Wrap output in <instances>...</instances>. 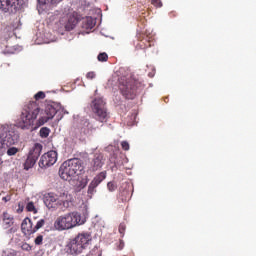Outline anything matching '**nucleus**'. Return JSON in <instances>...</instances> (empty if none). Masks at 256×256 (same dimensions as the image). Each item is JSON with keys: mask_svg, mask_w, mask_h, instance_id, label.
<instances>
[{"mask_svg": "<svg viewBox=\"0 0 256 256\" xmlns=\"http://www.w3.org/2000/svg\"><path fill=\"white\" fill-rule=\"evenodd\" d=\"M19 141V134L15 131V127L11 125L0 126V149H3L4 145H15Z\"/></svg>", "mask_w": 256, "mask_h": 256, "instance_id": "0eeeda50", "label": "nucleus"}, {"mask_svg": "<svg viewBox=\"0 0 256 256\" xmlns=\"http://www.w3.org/2000/svg\"><path fill=\"white\" fill-rule=\"evenodd\" d=\"M95 72H88L87 74H86V77L88 78V79H95Z\"/></svg>", "mask_w": 256, "mask_h": 256, "instance_id": "72a5a7b5", "label": "nucleus"}, {"mask_svg": "<svg viewBox=\"0 0 256 256\" xmlns=\"http://www.w3.org/2000/svg\"><path fill=\"white\" fill-rule=\"evenodd\" d=\"M57 163V151L51 150L43 154L39 161V167L45 169L47 167H52V165Z\"/></svg>", "mask_w": 256, "mask_h": 256, "instance_id": "9d476101", "label": "nucleus"}, {"mask_svg": "<svg viewBox=\"0 0 256 256\" xmlns=\"http://www.w3.org/2000/svg\"><path fill=\"white\" fill-rule=\"evenodd\" d=\"M152 5H154V7H163L161 0H152Z\"/></svg>", "mask_w": 256, "mask_h": 256, "instance_id": "473e14b6", "label": "nucleus"}, {"mask_svg": "<svg viewBox=\"0 0 256 256\" xmlns=\"http://www.w3.org/2000/svg\"><path fill=\"white\" fill-rule=\"evenodd\" d=\"M45 225V219H40L36 222V225L34 226V232L37 233L39 229L44 227Z\"/></svg>", "mask_w": 256, "mask_h": 256, "instance_id": "b1692460", "label": "nucleus"}, {"mask_svg": "<svg viewBox=\"0 0 256 256\" xmlns=\"http://www.w3.org/2000/svg\"><path fill=\"white\" fill-rule=\"evenodd\" d=\"M0 41V53H3V55H13V53H19V51L23 49L21 46L9 47V45H7V38L1 37Z\"/></svg>", "mask_w": 256, "mask_h": 256, "instance_id": "4468645a", "label": "nucleus"}, {"mask_svg": "<svg viewBox=\"0 0 256 256\" xmlns=\"http://www.w3.org/2000/svg\"><path fill=\"white\" fill-rule=\"evenodd\" d=\"M148 76L149 77H155V73H149Z\"/></svg>", "mask_w": 256, "mask_h": 256, "instance_id": "4c0bfd02", "label": "nucleus"}, {"mask_svg": "<svg viewBox=\"0 0 256 256\" xmlns=\"http://www.w3.org/2000/svg\"><path fill=\"white\" fill-rule=\"evenodd\" d=\"M50 133H51V129H49L48 127H42L39 131V135L42 139H47Z\"/></svg>", "mask_w": 256, "mask_h": 256, "instance_id": "412c9836", "label": "nucleus"}, {"mask_svg": "<svg viewBox=\"0 0 256 256\" xmlns=\"http://www.w3.org/2000/svg\"><path fill=\"white\" fill-rule=\"evenodd\" d=\"M34 97H45V92L39 91L38 93H36V94L34 95Z\"/></svg>", "mask_w": 256, "mask_h": 256, "instance_id": "f704fd0d", "label": "nucleus"}, {"mask_svg": "<svg viewBox=\"0 0 256 256\" xmlns=\"http://www.w3.org/2000/svg\"><path fill=\"white\" fill-rule=\"evenodd\" d=\"M119 89L121 95L128 97L129 95H138L141 91L143 84L135 78H127V76H122L118 79Z\"/></svg>", "mask_w": 256, "mask_h": 256, "instance_id": "423d86ee", "label": "nucleus"}, {"mask_svg": "<svg viewBox=\"0 0 256 256\" xmlns=\"http://www.w3.org/2000/svg\"><path fill=\"white\" fill-rule=\"evenodd\" d=\"M91 109L96 121H99L100 123H107V120L109 119V112L107 111V103L103 98H95L91 102Z\"/></svg>", "mask_w": 256, "mask_h": 256, "instance_id": "6e6552de", "label": "nucleus"}, {"mask_svg": "<svg viewBox=\"0 0 256 256\" xmlns=\"http://www.w3.org/2000/svg\"><path fill=\"white\" fill-rule=\"evenodd\" d=\"M11 198L10 197H3L2 201H5V203H7V201H9Z\"/></svg>", "mask_w": 256, "mask_h": 256, "instance_id": "e433bc0d", "label": "nucleus"}, {"mask_svg": "<svg viewBox=\"0 0 256 256\" xmlns=\"http://www.w3.org/2000/svg\"><path fill=\"white\" fill-rule=\"evenodd\" d=\"M41 151H43V145L36 143L30 149L27 159L24 163V169L26 171H29V169H32V167H35V164L37 163V160L39 157H41Z\"/></svg>", "mask_w": 256, "mask_h": 256, "instance_id": "1a4fd4ad", "label": "nucleus"}, {"mask_svg": "<svg viewBox=\"0 0 256 256\" xmlns=\"http://www.w3.org/2000/svg\"><path fill=\"white\" fill-rule=\"evenodd\" d=\"M103 167V154H95L91 162L92 171H99Z\"/></svg>", "mask_w": 256, "mask_h": 256, "instance_id": "f3484780", "label": "nucleus"}, {"mask_svg": "<svg viewBox=\"0 0 256 256\" xmlns=\"http://www.w3.org/2000/svg\"><path fill=\"white\" fill-rule=\"evenodd\" d=\"M14 223V218L11 214H9L8 212H4L3 213V225L5 227V229H9V227H11Z\"/></svg>", "mask_w": 256, "mask_h": 256, "instance_id": "6ab92c4d", "label": "nucleus"}, {"mask_svg": "<svg viewBox=\"0 0 256 256\" xmlns=\"http://www.w3.org/2000/svg\"><path fill=\"white\" fill-rule=\"evenodd\" d=\"M79 20L72 14H66L60 19V25L66 29V31H73V28L77 26Z\"/></svg>", "mask_w": 256, "mask_h": 256, "instance_id": "f8f14e48", "label": "nucleus"}, {"mask_svg": "<svg viewBox=\"0 0 256 256\" xmlns=\"http://www.w3.org/2000/svg\"><path fill=\"white\" fill-rule=\"evenodd\" d=\"M121 147L124 151H129V142L127 141H122L121 142Z\"/></svg>", "mask_w": 256, "mask_h": 256, "instance_id": "7c9ffc66", "label": "nucleus"}, {"mask_svg": "<svg viewBox=\"0 0 256 256\" xmlns=\"http://www.w3.org/2000/svg\"><path fill=\"white\" fill-rule=\"evenodd\" d=\"M101 250L98 247H94L88 254V256H101Z\"/></svg>", "mask_w": 256, "mask_h": 256, "instance_id": "a878e982", "label": "nucleus"}, {"mask_svg": "<svg viewBox=\"0 0 256 256\" xmlns=\"http://www.w3.org/2000/svg\"><path fill=\"white\" fill-rule=\"evenodd\" d=\"M118 200L121 201V203H125L126 201H129V191L123 190L120 192L118 196Z\"/></svg>", "mask_w": 256, "mask_h": 256, "instance_id": "aec40b11", "label": "nucleus"}, {"mask_svg": "<svg viewBox=\"0 0 256 256\" xmlns=\"http://www.w3.org/2000/svg\"><path fill=\"white\" fill-rule=\"evenodd\" d=\"M107 59H109V56L105 52H102L98 55V61H107Z\"/></svg>", "mask_w": 256, "mask_h": 256, "instance_id": "c85d7f7f", "label": "nucleus"}, {"mask_svg": "<svg viewBox=\"0 0 256 256\" xmlns=\"http://www.w3.org/2000/svg\"><path fill=\"white\" fill-rule=\"evenodd\" d=\"M107 189L111 193H113V191H117V182H115V181L108 182L107 183Z\"/></svg>", "mask_w": 256, "mask_h": 256, "instance_id": "5701e85b", "label": "nucleus"}, {"mask_svg": "<svg viewBox=\"0 0 256 256\" xmlns=\"http://www.w3.org/2000/svg\"><path fill=\"white\" fill-rule=\"evenodd\" d=\"M93 236L89 232H81L75 238L71 239L67 245L71 255H79L91 245Z\"/></svg>", "mask_w": 256, "mask_h": 256, "instance_id": "39448f33", "label": "nucleus"}, {"mask_svg": "<svg viewBox=\"0 0 256 256\" xmlns=\"http://www.w3.org/2000/svg\"><path fill=\"white\" fill-rule=\"evenodd\" d=\"M26 211H29L30 213L37 214V208L35 207V203L28 202L26 205Z\"/></svg>", "mask_w": 256, "mask_h": 256, "instance_id": "4be33fe9", "label": "nucleus"}, {"mask_svg": "<svg viewBox=\"0 0 256 256\" xmlns=\"http://www.w3.org/2000/svg\"><path fill=\"white\" fill-rule=\"evenodd\" d=\"M17 153H19V148H16V147H10L8 150H7V155L9 157H13V155H17Z\"/></svg>", "mask_w": 256, "mask_h": 256, "instance_id": "393cba45", "label": "nucleus"}, {"mask_svg": "<svg viewBox=\"0 0 256 256\" xmlns=\"http://www.w3.org/2000/svg\"><path fill=\"white\" fill-rule=\"evenodd\" d=\"M87 219L81 215V213L74 211L67 214L58 216L54 221V229L56 231H69L79 225H85Z\"/></svg>", "mask_w": 256, "mask_h": 256, "instance_id": "f03ea898", "label": "nucleus"}, {"mask_svg": "<svg viewBox=\"0 0 256 256\" xmlns=\"http://www.w3.org/2000/svg\"><path fill=\"white\" fill-rule=\"evenodd\" d=\"M3 153L0 152V167L3 165Z\"/></svg>", "mask_w": 256, "mask_h": 256, "instance_id": "c9c22d12", "label": "nucleus"}, {"mask_svg": "<svg viewBox=\"0 0 256 256\" xmlns=\"http://www.w3.org/2000/svg\"><path fill=\"white\" fill-rule=\"evenodd\" d=\"M124 247H125V242L120 239L119 242L116 243V249L118 251H123Z\"/></svg>", "mask_w": 256, "mask_h": 256, "instance_id": "cd10ccee", "label": "nucleus"}, {"mask_svg": "<svg viewBox=\"0 0 256 256\" xmlns=\"http://www.w3.org/2000/svg\"><path fill=\"white\" fill-rule=\"evenodd\" d=\"M61 3V0H38V11H47L51 5H57Z\"/></svg>", "mask_w": 256, "mask_h": 256, "instance_id": "dca6fc26", "label": "nucleus"}, {"mask_svg": "<svg viewBox=\"0 0 256 256\" xmlns=\"http://www.w3.org/2000/svg\"><path fill=\"white\" fill-rule=\"evenodd\" d=\"M127 229V225H125V223H121L119 225L118 231L121 235V237H125V230Z\"/></svg>", "mask_w": 256, "mask_h": 256, "instance_id": "bb28decb", "label": "nucleus"}, {"mask_svg": "<svg viewBox=\"0 0 256 256\" xmlns=\"http://www.w3.org/2000/svg\"><path fill=\"white\" fill-rule=\"evenodd\" d=\"M35 245H43V235H38L34 240Z\"/></svg>", "mask_w": 256, "mask_h": 256, "instance_id": "c756f323", "label": "nucleus"}, {"mask_svg": "<svg viewBox=\"0 0 256 256\" xmlns=\"http://www.w3.org/2000/svg\"><path fill=\"white\" fill-rule=\"evenodd\" d=\"M44 204L51 211H57L61 206L63 209H69L73 205V195L64 192L57 196V194L50 192L44 195Z\"/></svg>", "mask_w": 256, "mask_h": 256, "instance_id": "7ed1b4c3", "label": "nucleus"}, {"mask_svg": "<svg viewBox=\"0 0 256 256\" xmlns=\"http://www.w3.org/2000/svg\"><path fill=\"white\" fill-rule=\"evenodd\" d=\"M84 169L81 159L73 158L66 160L59 168V177H61L63 181H71L72 177L81 175Z\"/></svg>", "mask_w": 256, "mask_h": 256, "instance_id": "20e7f679", "label": "nucleus"}, {"mask_svg": "<svg viewBox=\"0 0 256 256\" xmlns=\"http://www.w3.org/2000/svg\"><path fill=\"white\" fill-rule=\"evenodd\" d=\"M22 233L24 235H33L35 233V226H33V220L25 218L21 224Z\"/></svg>", "mask_w": 256, "mask_h": 256, "instance_id": "2eb2a0df", "label": "nucleus"}, {"mask_svg": "<svg viewBox=\"0 0 256 256\" xmlns=\"http://www.w3.org/2000/svg\"><path fill=\"white\" fill-rule=\"evenodd\" d=\"M22 251H31L32 247L31 245L27 244V243H23L21 246Z\"/></svg>", "mask_w": 256, "mask_h": 256, "instance_id": "2f4dec72", "label": "nucleus"}, {"mask_svg": "<svg viewBox=\"0 0 256 256\" xmlns=\"http://www.w3.org/2000/svg\"><path fill=\"white\" fill-rule=\"evenodd\" d=\"M105 179H107V172L102 171L97 174L88 186V195H93V193H95V189H97Z\"/></svg>", "mask_w": 256, "mask_h": 256, "instance_id": "ddd939ff", "label": "nucleus"}, {"mask_svg": "<svg viewBox=\"0 0 256 256\" xmlns=\"http://www.w3.org/2000/svg\"><path fill=\"white\" fill-rule=\"evenodd\" d=\"M35 99L36 101H32L24 106L18 119L17 125L24 131H37L39 127L49 123L57 115V111H59V108H57L59 105L57 104H48L45 110H41L39 103H37L39 98Z\"/></svg>", "mask_w": 256, "mask_h": 256, "instance_id": "f257e3e1", "label": "nucleus"}, {"mask_svg": "<svg viewBox=\"0 0 256 256\" xmlns=\"http://www.w3.org/2000/svg\"><path fill=\"white\" fill-rule=\"evenodd\" d=\"M96 24H97V21L93 17L88 16L83 19L82 27L83 29L89 30V29H93V27H95Z\"/></svg>", "mask_w": 256, "mask_h": 256, "instance_id": "a211bd4d", "label": "nucleus"}, {"mask_svg": "<svg viewBox=\"0 0 256 256\" xmlns=\"http://www.w3.org/2000/svg\"><path fill=\"white\" fill-rule=\"evenodd\" d=\"M19 5H23V0H0V11L15 13Z\"/></svg>", "mask_w": 256, "mask_h": 256, "instance_id": "9b49d317", "label": "nucleus"}]
</instances>
